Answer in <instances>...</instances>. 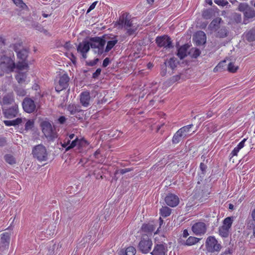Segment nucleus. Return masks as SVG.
Listing matches in <instances>:
<instances>
[{"mask_svg": "<svg viewBox=\"0 0 255 255\" xmlns=\"http://www.w3.org/2000/svg\"><path fill=\"white\" fill-rule=\"evenodd\" d=\"M192 230L196 235L201 236L206 233L207 227L204 223L198 222L192 226Z\"/></svg>", "mask_w": 255, "mask_h": 255, "instance_id": "obj_15", "label": "nucleus"}, {"mask_svg": "<svg viewBox=\"0 0 255 255\" xmlns=\"http://www.w3.org/2000/svg\"><path fill=\"white\" fill-rule=\"evenodd\" d=\"M251 216L252 218V221L251 222L255 223V208L254 209L251 213Z\"/></svg>", "mask_w": 255, "mask_h": 255, "instance_id": "obj_64", "label": "nucleus"}, {"mask_svg": "<svg viewBox=\"0 0 255 255\" xmlns=\"http://www.w3.org/2000/svg\"><path fill=\"white\" fill-rule=\"evenodd\" d=\"M152 243L147 235H142L138 244L139 250L143 254H147L151 250Z\"/></svg>", "mask_w": 255, "mask_h": 255, "instance_id": "obj_9", "label": "nucleus"}, {"mask_svg": "<svg viewBox=\"0 0 255 255\" xmlns=\"http://www.w3.org/2000/svg\"><path fill=\"white\" fill-rule=\"evenodd\" d=\"M189 53L192 58H196L200 55L201 52L197 48H192Z\"/></svg>", "mask_w": 255, "mask_h": 255, "instance_id": "obj_41", "label": "nucleus"}, {"mask_svg": "<svg viewBox=\"0 0 255 255\" xmlns=\"http://www.w3.org/2000/svg\"><path fill=\"white\" fill-rule=\"evenodd\" d=\"M250 7L249 5L244 3H240L239 5V10L241 11L244 12V13Z\"/></svg>", "mask_w": 255, "mask_h": 255, "instance_id": "obj_47", "label": "nucleus"}, {"mask_svg": "<svg viewBox=\"0 0 255 255\" xmlns=\"http://www.w3.org/2000/svg\"><path fill=\"white\" fill-rule=\"evenodd\" d=\"M189 47V46L188 44H184L178 48L177 55L180 59H183L187 56Z\"/></svg>", "mask_w": 255, "mask_h": 255, "instance_id": "obj_24", "label": "nucleus"}, {"mask_svg": "<svg viewBox=\"0 0 255 255\" xmlns=\"http://www.w3.org/2000/svg\"><path fill=\"white\" fill-rule=\"evenodd\" d=\"M167 66L170 68L171 69H174L176 65L175 60L174 58H170L167 62L165 63Z\"/></svg>", "mask_w": 255, "mask_h": 255, "instance_id": "obj_43", "label": "nucleus"}, {"mask_svg": "<svg viewBox=\"0 0 255 255\" xmlns=\"http://www.w3.org/2000/svg\"><path fill=\"white\" fill-rule=\"evenodd\" d=\"M99 61V59L98 58H97L93 60L86 61V64L87 66H95L96 64H97V63Z\"/></svg>", "mask_w": 255, "mask_h": 255, "instance_id": "obj_52", "label": "nucleus"}, {"mask_svg": "<svg viewBox=\"0 0 255 255\" xmlns=\"http://www.w3.org/2000/svg\"><path fill=\"white\" fill-rule=\"evenodd\" d=\"M194 39L197 45L204 44L206 41V36L202 31H199L194 36Z\"/></svg>", "mask_w": 255, "mask_h": 255, "instance_id": "obj_18", "label": "nucleus"}, {"mask_svg": "<svg viewBox=\"0 0 255 255\" xmlns=\"http://www.w3.org/2000/svg\"><path fill=\"white\" fill-rule=\"evenodd\" d=\"M217 36L220 38H225L228 36L229 31L227 28L224 26L217 29Z\"/></svg>", "mask_w": 255, "mask_h": 255, "instance_id": "obj_27", "label": "nucleus"}, {"mask_svg": "<svg viewBox=\"0 0 255 255\" xmlns=\"http://www.w3.org/2000/svg\"><path fill=\"white\" fill-rule=\"evenodd\" d=\"M117 25L126 30V34L128 36L135 34L138 28V25L133 22L131 15L128 12H123L117 21Z\"/></svg>", "mask_w": 255, "mask_h": 255, "instance_id": "obj_1", "label": "nucleus"}, {"mask_svg": "<svg viewBox=\"0 0 255 255\" xmlns=\"http://www.w3.org/2000/svg\"><path fill=\"white\" fill-rule=\"evenodd\" d=\"M160 47H164L166 48H170L173 47L172 41L167 35L160 36Z\"/></svg>", "mask_w": 255, "mask_h": 255, "instance_id": "obj_22", "label": "nucleus"}, {"mask_svg": "<svg viewBox=\"0 0 255 255\" xmlns=\"http://www.w3.org/2000/svg\"><path fill=\"white\" fill-rule=\"evenodd\" d=\"M193 126L192 124H190L179 128L173 135L172 139V143L177 144L183 139L190 136L191 134L189 132Z\"/></svg>", "mask_w": 255, "mask_h": 255, "instance_id": "obj_4", "label": "nucleus"}, {"mask_svg": "<svg viewBox=\"0 0 255 255\" xmlns=\"http://www.w3.org/2000/svg\"><path fill=\"white\" fill-rule=\"evenodd\" d=\"M44 96V94L41 93L40 91L36 92L35 94V96L34 97V99L36 101V103H40V100L41 98H42Z\"/></svg>", "mask_w": 255, "mask_h": 255, "instance_id": "obj_45", "label": "nucleus"}, {"mask_svg": "<svg viewBox=\"0 0 255 255\" xmlns=\"http://www.w3.org/2000/svg\"><path fill=\"white\" fill-rule=\"evenodd\" d=\"M80 101L81 105L84 107H88L90 105L91 96L89 92L84 91L80 95Z\"/></svg>", "mask_w": 255, "mask_h": 255, "instance_id": "obj_17", "label": "nucleus"}, {"mask_svg": "<svg viewBox=\"0 0 255 255\" xmlns=\"http://www.w3.org/2000/svg\"><path fill=\"white\" fill-rule=\"evenodd\" d=\"M12 121L13 123V126L18 125L22 123V119L19 118H16V119Z\"/></svg>", "mask_w": 255, "mask_h": 255, "instance_id": "obj_59", "label": "nucleus"}, {"mask_svg": "<svg viewBox=\"0 0 255 255\" xmlns=\"http://www.w3.org/2000/svg\"><path fill=\"white\" fill-rule=\"evenodd\" d=\"M89 144V143L85 139L83 138L79 139L78 145L77 147L79 152H82L84 151H85L86 148L88 147Z\"/></svg>", "mask_w": 255, "mask_h": 255, "instance_id": "obj_25", "label": "nucleus"}, {"mask_svg": "<svg viewBox=\"0 0 255 255\" xmlns=\"http://www.w3.org/2000/svg\"><path fill=\"white\" fill-rule=\"evenodd\" d=\"M131 171V169L130 168H125V169H122L120 170H116L115 172V174H117L119 172L121 174H124L128 172H129Z\"/></svg>", "mask_w": 255, "mask_h": 255, "instance_id": "obj_55", "label": "nucleus"}, {"mask_svg": "<svg viewBox=\"0 0 255 255\" xmlns=\"http://www.w3.org/2000/svg\"><path fill=\"white\" fill-rule=\"evenodd\" d=\"M226 63V61L224 60L220 62L217 66H216L214 69V72H216L218 71L219 69H224V65Z\"/></svg>", "mask_w": 255, "mask_h": 255, "instance_id": "obj_49", "label": "nucleus"}, {"mask_svg": "<svg viewBox=\"0 0 255 255\" xmlns=\"http://www.w3.org/2000/svg\"><path fill=\"white\" fill-rule=\"evenodd\" d=\"M136 253L135 249L132 246L126 248L125 252V255H134Z\"/></svg>", "mask_w": 255, "mask_h": 255, "instance_id": "obj_42", "label": "nucleus"}, {"mask_svg": "<svg viewBox=\"0 0 255 255\" xmlns=\"http://www.w3.org/2000/svg\"><path fill=\"white\" fill-rule=\"evenodd\" d=\"M89 50L90 43L87 41H83L79 43L77 47V52L81 54L82 58L84 59L87 58V53Z\"/></svg>", "mask_w": 255, "mask_h": 255, "instance_id": "obj_13", "label": "nucleus"}, {"mask_svg": "<svg viewBox=\"0 0 255 255\" xmlns=\"http://www.w3.org/2000/svg\"><path fill=\"white\" fill-rule=\"evenodd\" d=\"M171 209L167 207L163 206L160 208V216L163 217H167L170 215L171 213Z\"/></svg>", "mask_w": 255, "mask_h": 255, "instance_id": "obj_30", "label": "nucleus"}, {"mask_svg": "<svg viewBox=\"0 0 255 255\" xmlns=\"http://www.w3.org/2000/svg\"><path fill=\"white\" fill-rule=\"evenodd\" d=\"M94 156L95 158H96L98 160V162L102 163L104 162L105 159L103 157V156L101 155V151L100 149H98L95 152V153L94 154Z\"/></svg>", "mask_w": 255, "mask_h": 255, "instance_id": "obj_40", "label": "nucleus"}, {"mask_svg": "<svg viewBox=\"0 0 255 255\" xmlns=\"http://www.w3.org/2000/svg\"><path fill=\"white\" fill-rule=\"evenodd\" d=\"M79 141V139L77 136L73 141H72L70 144L67 147V148L65 149V151H69V150H70L72 148H73L75 146L78 147Z\"/></svg>", "mask_w": 255, "mask_h": 255, "instance_id": "obj_35", "label": "nucleus"}, {"mask_svg": "<svg viewBox=\"0 0 255 255\" xmlns=\"http://www.w3.org/2000/svg\"><path fill=\"white\" fill-rule=\"evenodd\" d=\"M118 40L117 38V36H114L112 38L111 40L108 41L105 48V52H108L110 51L118 43Z\"/></svg>", "mask_w": 255, "mask_h": 255, "instance_id": "obj_28", "label": "nucleus"}, {"mask_svg": "<svg viewBox=\"0 0 255 255\" xmlns=\"http://www.w3.org/2000/svg\"><path fill=\"white\" fill-rule=\"evenodd\" d=\"M155 229V226L152 223H149L147 224H144L141 227V231L144 233V235H151L152 233Z\"/></svg>", "mask_w": 255, "mask_h": 255, "instance_id": "obj_21", "label": "nucleus"}, {"mask_svg": "<svg viewBox=\"0 0 255 255\" xmlns=\"http://www.w3.org/2000/svg\"><path fill=\"white\" fill-rule=\"evenodd\" d=\"M240 149L238 148L237 146L234 148V149L232 151L230 154V160L231 161L232 158L235 156H237L238 155V152L240 151Z\"/></svg>", "mask_w": 255, "mask_h": 255, "instance_id": "obj_48", "label": "nucleus"}, {"mask_svg": "<svg viewBox=\"0 0 255 255\" xmlns=\"http://www.w3.org/2000/svg\"><path fill=\"white\" fill-rule=\"evenodd\" d=\"M66 119L64 116H60L58 119V123L60 124H63L65 123Z\"/></svg>", "mask_w": 255, "mask_h": 255, "instance_id": "obj_62", "label": "nucleus"}, {"mask_svg": "<svg viewBox=\"0 0 255 255\" xmlns=\"http://www.w3.org/2000/svg\"><path fill=\"white\" fill-rule=\"evenodd\" d=\"M17 45L21 46V44H14L13 45L14 50L17 53V57L18 59V61L16 63V69L19 71L24 69L27 70L29 68L27 61L28 51L25 49L18 50Z\"/></svg>", "mask_w": 255, "mask_h": 255, "instance_id": "obj_2", "label": "nucleus"}, {"mask_svg": "<svg viewBox=\"0 0 255 255\" xmlns=\"http://www.w3.org/2000/svg\"><path fill=\"white\" fill-rule=\"evenodd\" d=\"M69 77L67 74H64L61 75L58 81V83L55 86V90L57 92L67 89L69 86Z\"/></svg>", "mask_w": 255, "mask_h": 255, "instance_id": "obj_11", "label": "nucleus"}, {"mask_svg": "<svg viewBox=\"0 0 255 255\" xmlns=\"http://www.w3.org/2000/svg\"><path fill=\"white\" fill-rule=\"evenodd\" d=\"M90 47L92 49H98L99 54H102L106 43V41L100 37L91 38L90 39Z\"/></svg>", "mask_w": 255, "mask_h": 255, "instance_id": "obj_10", "label": "nucleus"}, {"mask_svg": "<svg viewBox=\"0 0 255 255\" xmlns=\"http://www.w3.org/2000/svg\"><path fill=\"white\" fill-rule=\"evenodd\" d=\"M227 69L229 72L232 73H235L237 70L238 67L235 66L234 64L232 62H230L228 64Z\"/></svg>", "mask_w": 255, "mask_h": 255, "instance_id": "obj_44", "label": "nucleus"}, {"mask_svg": "<svg viewBox=\"0 0 255 255\" xmlns=\"http://www.w3.org/2000/svg\"><path fill=\"white\" fill-rule=\"evenodd\" d=\"M152 255H159V245L157 244L153 251L151 253Z\"/></svg>", "mask_w": 255, "mask_h": 255, "instance_id": "obj_54", "label": "nucleus"}, {"mask_svg": "<svg viewBox=\"0 0 255 255\" xmlns=\"http://www.w3.org/2000/svg\"><path fill=\"white\" fill-rule=\"evenodd\" d=\"M229 229L227 227H224L222 226L219 228V235L223 237L227 238L229 235Z\"/></svg>", "mask_w": 255, "mask_h": 255, "instance_id": "obj_33", "label": "nucleus"}, {"mask_svg": "<svg viewBox=\"0 0 255 255\" xmlns=\"http://www.w3.org/2000/svg\"><path fill=\"white\" fill-rule=\"evenodd\" d=\"M244 14L245 17L247 18H253L255 17V11L250 7Z\"/></svg>", "mask_w": 255, "mask_h": 255, "instance_id": "obj_36", "label": "nucleus"}, {"mask_svg": "<svg viewBox=\"0 0 255 255\" xmlns=\"http://www.w3.org/2000/svg\"><path fill=\"white\" fill-rule=\"evenodd\" d=\"M4 158L5 161L9 164L12 165L15 163V159L11 154H6Z\"/></svg>", "mask_w": 255, "mask_h": 255, "instance_id": "obj_39", "label": "nucleus"}, {"mask_svg": "<svg viewBox=\"0 0 255 255\" xmlns=\"http://www.w3.org/2000/svg\"><path fill=\"white\" fill-rule=\"evenodd\" d=\"M14 102V98L13 93H10L4 95L0 102L1 105H9L12 104Z\"/></svg>", "mask_w": 255, "mask_h": 255, "instance_id": "obj_20", "label": "nucleus"}, {"mask_svg": "<svg viewBox=\"0 0 255 255\" xmlns=\"http://www.w3.org/2000/svg\"><path fill=\"white\" fill-rule=\"evenodd\" d=\"M13 3L17 6L19 7L22 9H28V6L26 5V4L22 0H12Z\"/></svg>", "mask_w": 255, "mask_h": 255, "instance_id": "obj_34", "label": "nucleus"}, {"mask_svg": "<svg viewBox=\"0 0 255 255\" xmlns=\"http://www.w3.org/2000/svg\"><path fill=\"white\" fill-rule=\"evenodd\" d=\"M110 58L108 57L106 58L103 62V67H106L110 63Z\"/></svg>", "mask_w": 255, "mask_h": 255, "instance_id": "obj_61", "label": "nucleus"}, {"mask_svg": "<svg viewBox=\"0 0 255 255\" xmlns=\"http://www.w3.org/2000/svg\"><path fill=\"white\" fill-rule=\"evenodd\" d=\"M22 105L23 110L29 114L33 113L36 107L34 100L28 97L23 99Z\"/></svg>", "mask_w": 255, "mask_h": 255, "instance_id": "obj_12", "label": "nucleus"}, {"mask_svg": "<svg viewBox=\"0 0 255 255\" xmlns=\"http://www.w3.org/2000/svg\"><path fill=\"white\" fill-rule=\"evenodd\" d=\"M218 10L216 6L214 8L204 9L202 12V16L206 19H209L215 16V13Z\"/></svg>", "mask_w": 255, "mask_h": 255, "instance_id": "obj_19", "label": "nucleus"}, {"mask_svg": "<svg viewBox=\"0 0 255 255\" xmlns=\"http://www.w3.org/2000/svg\"><path fill=\"white\" fill-rule=\"evenodd\" d=\"M16 68L14 58L8 57L5 55H0V70L3 73H10Z\"/></svg>", "mask_w": 255, "mask_h": 255, "instance_id": "obj_3", "label": "nucleus"}, {"mask_svg": "<svg viewBox=\"0 0 255 255\" xmlns=\"http://www.w3.org/2000/svg\"><path fill=\"white\" fill-rule=\"evenodd\" d=\"M71 143V140H70L67 136H66L65 139L63 140V142L61 143V146L63 147L67 148Z\"/></svg>", "mask_w": 255, "mask_h": 255, "instance_id": "obj_51", "label": "nucleus"}, {"mask_svg": "<svg viewBox=\"0 0 255 255\" xmlns=\"http://www.w3.org/2000/svg\"><path fill=\"white\" fill-rule=\"evenodd\" d=\"M206 250L210 253L219 252L222 246L214 236H209L205 243Z\"/></svg>", "mask_w": 255, "mask_h": 255, "instance_id": "obj_5", "label": "nucleus"}, {"mask_svg": "<svg viewBox=\"0 0 255 255\" xmlns=\"http://www.w3.org/2000/svg\"><path fill=\"white\" fill-rule=\"evenodd\" d=\"M34 124L33 120H28L25 125V129L28 130L32 129L34 126Z\"/></svg>", "mask_w": 255, "mask_h": 255, "instance_id": "obj_46", "label": "nucleus"}, {"mask_svg": "<svg viewBox=\"0 0 255 255\" xmlns=\"http://www.w3.org/2000/svg\"><path fill=\"white\" fill-rule=\"evenodd\" d=\"M245 37L249 42H252L255 40V28L247 32L245 34Z\"/></svg>", "mask_w": 255, "mask_h": 255, "instance_id": "obj_29", "label": "nucleus"}, {"mask_svg": "<svg viewBox=\"0 0 255 255\" xmlns=\"http://www.w3.org/2000/svg\"><path fill=\"white\" fill-rule=\"evenodd\" d=\"M10 234L4 232L0 235V255L5 254L9 248Z\"/></svg>", "mask_w": 255, "mask_h": 255, "instance_id": "obj_6", "label": "nucleus"}, {"mask_svg": "<svg viewBox=\"0 0 255 255\" xmlns=\"http://www.w3.org/2000/svg\"><path fill=\"white\" fill-rule=\"evenodd\" d=\"M199 241L200 239L190 236L187 239L184 245L188 246H192L197 243Z\"/></svg>", "mask_w": 255, "mask_h": 255, "instance_id": "obj_31", "label": "nucleus"}, {"mask_svg": "<svg viewBox=\"0 0 255 255\" xmlns=\"http://www.w3.org/2000/svg\"><path fill=\"white\" fill-rule=\"evenodd\" d=\"M98 3V1H94V2H93L89 6V8L88 9L87 11V13H89L91 10H92L93 9H94L97 4Z\"/></svg>", "mask_w": 255, "mask_h": 255, "instance_id": "obj_57", "label": "nucleus"}, {"mask_svg": "<svg viewBox=\"0 0 255 255\" xmlns=\"http://www.w3.org/2000/svg\"><path fill=\"white\" fill-rule=\"evenodd\" d=\"M223 22V21L221 18L216 17L211 22L209 25L208 29L211 31H217V29L219 28V25Z\"/></svg>", "mask_w": 255, "mask_h": 255, "instance_id": "obj_23", "label": "nucleus"}, {"mask_svg": "<svg viewBox=\"0 0 255 255\" xmlns=\"http://www.w3.org/2000/svg\"><path fill=\"white\" fill-rule=\"evenodd\" d=\"M248 227L252 229L253 234L252 237L255 238V223L250 222L248 225Z\"/></svg>", "mask_w": 255, "mask_h": 255, "instance_id": "obj_53", "label": "nucleus"}, {"mask_svg": "<svg viewBox=\"0 0 255 255\" xmlns=\"http://www.w3.org/2000/svg\"><path fill=\"white\" fill-rule=\"evenodd\" d=\"M32 154L33 156L36 158L39 161H46L47 159L46 149L45 147L41 144H38L33 147Z\"/></svg>", "mask_w": 255, "mask_h": 255, "instance_id": "obj_7", "label": "nucleus"}, {"mask_svg": "<svg viewBox=\"0 0 255 255\" xmlns=\"http://www.w3.org/2000/svg\"><path fill=\"white\" fill-rule=\"evenodd\" d=\"M68 110L71 115H74L77 113L82 111L79 107L75 105H69L68 107Z\"/></svg>", "mask_w": 255, "mask_h": 255, "instance_id": "obj_37", "label": "nucleus"}, {"mask_svg": "<svg viewBox=\"0 0 255 255\" xmlns=\"http://www.w3.org/2000/svg\"><path fill=\"white\" fill-rule=\"evenodd\" d=\"M214 2L222 6H226L229 3L227 0H214Z\"/></svg>", "mask_w": 255, "mask_h": 255, "instance_id": "obj_50", "label": "nucleus"}, {"mask_svg": "<svg viewBox=\"0 0 255 255\" xmlns=\"http://www.w3.org/2000/svg\"><path fill=\"white\" fill-rule=\"evenodd\" d=\"M40 127L43 133L47 138L53 139L56 137V133L50 122L42 121L40 123Z\"/></svg>", "mask_w": 255, "mask_h": 255, "instance_id": "obj_8", "label": "nucleus"}, {"mask_svg": "<svg viewBox=\"0 0 255 255\" xmlns=\"http://www.w3.org/2000/svg\"><path fill=\"white\" fill-rule=\"evenodd\" d=\"M15 77L17 82L19 84H21L25 82L26 79L27 78V73L26 72H22L19 71L17 72Z\"/></svg>", "mask_w": 255, "mask_h": 255, "instance_id": "obj_26", "label": "nucleus"}, {"mask_svg": "<svg viewBox=\"0 0 255 255\" xmlns=\"http://www.w3.org/2000/svg\"><path fill=\"white\" fill-rule=\"evenodd\" d=\"M18 113V105L15 103L12 106V107L3 110V114L5 118L7 119H12L16 117Z\"/></svg>", "mask_w": 255, "mask_h": 255, "instance_id": "obj_14", "label": "nucleus"}, {"mask_svg": "<svg viewBox=\"0 0 255 255\" xmlns=\"http://www.w3.org/2000/svg\"><path fill=\"white\" fill-rule=\"evenodd\" d=\"M165 202L168 206L174 207L178 205L179 199L177 195L169 193L165 197Z\"/></svg>", "mask_w": 255, "mask_h": 255, "instance_id": "obj_16", "label": "nucleus"}, {"mask_svg": "<svg viewBox=\"0 0 255 255\" xmlns=\"http://www.w3.org/2000/svg\"><path fill=\"white\" fill-rule=\"evenodd\" d=\"M233 222V217H228L226 218L223 221V225H222L224 227H227L230 229L232 226Z\"/></svg>", "mask_w": 255, "mask_h": 255, "instance_id": "obj_32", "label": "nucleus"}, {"mask_svg": "<svg viewBox=\"0 0 255 255\" xmlns=\"http://www.w3.org/2000/svg\"><path fill=\"white\" fill-rule=\"evenodd\" d=\"M101 69L100 68H98L96 71L93 73L92 78L96 79L97 78L99 75L101 74Z\"/></svg>", "mask_w": 255, "mask_h": 255, "instance_id": "obj_56", "label": "nucleus"}, {"mask_svg": "<svg viewBox=\"0 0 255 255\" xmlns=\"http://www.w3.org/2000/svg\"><path fill=\"white\" fill-rule=\"evenodd\" d=\"M160 252H167V245L164 244H160Z\"/></svg>", "mask_w": 255, "mask_h": 255, "instance_id": "obj_60", "label": "nucleus"}, {"mask_svg": "<svg viewBox=\"0 0 255 255\" xmlns=\"http://www.w3.org/2000/svg\"><path fill=\"white\" fill-rule=\"evenodd\" d=\"M247 140V138H244L237 146L238 148L241 149L245 146V143Z\"/></svg>", "mask_w": 255, "mask_h": 255, "instance_id": "obj_58", "label": "nucleus"}, {"mask_svg": "<svg viewBox=\"0 0 255 255\" xmlns=\"http://www.w3.org/2000/svg\"><path fill=\"white\" fill-rule=\"evenodd\" d=\"M14 90L16 94L19 96L23 97L26 94V90L21 87H15Z\"/></svg>", "mask_w": 255, "mask_h": 255, "instance_id": "obj_38", "label": "nucleus"}, {"mask_svg": "<svg viewBox=\"0 0 255 255\" xmlns=\"http://www.w3.org/2000/svg\"><path fill=\"white\" fill-rule=\"evenodd\" d=\"M207 168V166L204 163H201L200 164V169L202 171L203 174H204V172L206 171Z\"/></svg>", "mask_w": 255, "mask_h": 255, "instance_id": "obj_63", "label": "nucleus"}]
</instances>
